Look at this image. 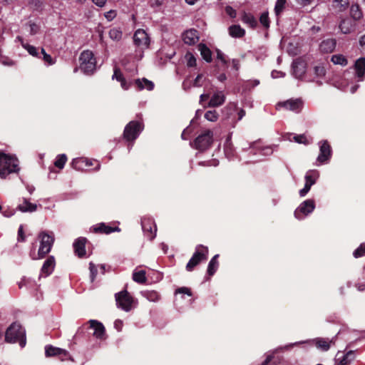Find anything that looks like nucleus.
Instances as JSON below:
<instances>
[{"instance_id": "obj_23", "label": "nucleus", "mask_w": 365, "mask_h": 365, "mask_svg": "<svg viewBox=\"0 0 365 365\" xmlns=\"http://www.w3.org/2000/svg\"><path fill=\"white\" fill-rule=\"evenodd\" d=\"M293 73L296 78H301L305 73V63L297 59L292 63Z\"/></svg>"}, {"instance_id": "obj_5", "label": "nucleus", "mask_w": 365, "mask_h": 365, "mask_svg": "<svg viewBox=\"0 0 365 365\" xmlns=\"http://www.w3.org/2000/svg\"><path fill=\"white\" fill-rule=\"evenodd\" d=\"M212 141V131L210 130H206L202 134L199 135L192 143H190V145L195 149L203 151L210 147Z\"/></svg>"}, {"instance_id": "obj_18", "label": "nucleus", "mask_w": 365, "mask_h": 365, "mask_svg": "<svg viewBox=\"0 0 365 365\" xmlns=\"http://www.w3.org/2000/svg\"><path fill=\"white\" fill-rule=\"evenodd\" d=\"M336 45V42L334 38H327L322 41L319 45V50L325 53H331L334 50Z\"/></svg>"}, {"instance_id": "obj_13", "label": "nucleus", "mask_w": 365, "mask_h": 365, "mask_svg": "<svg viewBox=\"0 0 365 365\" xmlns=\"http://www.w3.org/2000/svg\"><path fill=\"white\" fill-rule=\"evenodd\" d=\"M331 156V147L327 141H324L320 145V153L317 158V160L323 163L329 160Z\"/></svg>"}, {"instance_id": "obj_55", "label": "nucleus", "mask_w": 365, "mask_h": 365, "mask_svg": "<svg viewBox=\"0 0 365 365\" xmlns=\"http://www.w3.org/2000/svg\"><path fill=\"white\" fill-rule=\"evenodd\" d=\"M104 16L108 21H112L116 16V11L115 10H110L105 13Z\"/></svg>"}, {"instance_id": "obj_58", "label": "nucleus", "mask_w": 365, "mask_h": 365, "mask_svg": "<svg viewBox=\"0 0 365 365\" xmlns=\"http://www.w3.org/2000/svg\"><path fill=\"white\" fill-rule=\"evenodd\" d=\"M89 269H90L91 274V279H92V281H93L95 277H96V272H97L95 264L93 263H92V262H90V264H89Z\"/></svg>"}, {"instance_id": "obj_46", "label": "nucleus", "mask_w": 365, "mask_h": 365, "mask_svg": "<svg viewBox=\"0 0 365 365\" xmlns=\"http://www.w3.org/2000/svg\"><path fill=\"white\" fill-rule=\"evenodd\" d=\"M286 4V0H277L274 12L277 16H279L284 10Z\"/></svg>"}, {"instance_id": "obj_45", "label": "nucleus", "mask_w": 365, "mask_h": 365, "mask_svg": "<svg viewBox=\"0 0 365 365\" xmlns=\"http://www.w3.org/2000/svg\"><path fill=\"white\" fill-rule=\"evenodd\" d=\"M185 58L186 60V63L188 67H193L196 66V58L192 53H186Z\"/></svg>"}, {"instance_id": "obj_42", "label": "nucleus", "mask_w": 365, "mask_h": 365, "mask_svg": "<svg viewBox=\"0 0 365 365\" xmlns=\"http://www.w3.org/2000/svg\"><path fill=\"white\" fill-rule=\"evenodd\" d=\"M313 71L317 78H322L324 76L326 73V70L324 66L321 63L314 66L313 68Z\"/></svg>"}, {"instance_id": "obj_24", "label": "nucleus", "mask_w": 365, "mask_h": 365, "mask_svg": "<svg viewBox=\"0 0 365 365\" xmlns=\"http://www.w3.org/2000/svg\"><path fill=\"white\" fill-rule=\"evenodd\" d=\"M17 209L22 212H33L37 210V205L30 202L26 198H23L22 203L17 206Z\"/></svg>"}, {"instance_id": "obj_39", "label": "nucleus", "mask_w": 365, "mask_h": 365, "mask_svg": "<svg viewBox=\"0 0 365 365\" xmlns=\"http://www.w3.org/2000/svg\"><path fill=\"white\" fill-rule=\"evenodd\" d=\"M85 162H87L86 158H76L73 160L71 165L74 169L77 170H83L85 169Z\"/></svg>"}, {"instance_id": "obj_27", "label": "nucleus", "mask_w": 365, "mask_h": 365, "mask_svg": "<svg viewBox=\"0 0 365 365\" xmlns=\"http://www.w3.org/2000/svg\"><path fill=\"white\" fill-rule=\"evenodd\" d=\"M339 29L343 34H350L354 28L352 21L349 19H343L339 23Z\"/></svg>"}, {"instance_id": "obj_29", "label": "nucleus", "mask_w": 365, "mask_h": 365, "mask_svg": "<svg viewBox=\"0 0 365 365\" xmlns=\"http://www.w3.org/2000/svg\"><path fill=\"white\" fill-rule=\"evenodd\" d=\"M229 34L233 38H241L245 36V31L240 25H232L228 29Z\"/></svg>"}, {"instance_id": "obj_36", "label": "nucleus", "mask_w": 365, "mask_h": 365, "mask_svg": "<svg viewBox=\"0 0 365 365\" xmlns=\"http://www.w3.org/2000/svg\"><path fill=\"white\" fill-rule=\"evenodd\" d=\"M218 255H215L210 261L207 267V273L209 275H213L218 267L217 257Z\"/></svg>"}, {"instance_id": "obj_34", "label": "nucleus", "mask_w": 365, "mask_h": 365, "mask_svg": "<svg viewBox=\"0 0 365 365\" xmlns=\"http://www.w3.org/2000/svg\"><path fill=\"white\" fill-rule=\"evenodd\" d=\"M350 15L354 21H359L363 17V12L359 4H352L350 8Z\"/></svg>"}, {"instance_id": "obj_6", "label": "nucleus", "mask_w": 365, "mask_h": 365, "mask_svg": "<svg viewBox=\"0 0 365 365\" xmlns=\"http://www.w3.org/2000/svg\"><path fill=\"white\" fill-rule=\"evenodd\" d=\"M207 255V247L202 245H197L195 252L186 265V269L188 272L192 271L200 262L206 260Z\"/></svg>"}, {"instance_id": "obj_59", "label": "nucleus", "mask_w": 365, "mask_h": 365, "mask_svg": "<svg viewBox=\"0 0 365 365\" xmlns=\"http://www.w3.org/2000/svg\"><path fill=\"white\" fill-rule=\"evenodd\" d=\"M202 78V74H198L193 81V86H195V87L202 86V83H200Z\"/></svg>"}, {"instance_id": "obj_50", "label": "nucleus", "mask_w": 365, "mask_h": 365, "mask_svg": "<svg viewBox=\"0 0 365 365\" xmlns=\"http://www.w3.org/2000/svg\"><path fill=\"white\" fill-rule=\"evenodd\" d=\"M294 139L295 142H297L298 143H304V144L308 143L307 139L304 135H295L294 137Z\"/></svg>"}, {"instance_id": "obj_26", "label": "nucleus", "mask_w": 365, "mask_h": 365, "mask_svg": "<svg viewBox=\"0 0 365 365\" xmlns=\"http://www.w3.org/2000/svg\"><path fill=\"white\" fill-rule=\"evenodd\" d=\"M356 74L360 81H362L365 74V58H359L357 59L354 64Z\"/></svg>"}, {"instance_id": "obj_4", "label": "nucleus", "mask_w": 365, "mask_h": 365, "mask_svg": "<svg viewBox=\"0 0 365 365\" xmlns=\"http://www.w3.org/2000/svg\"><path fill=\"white\" fill-rule=\"evenodd\" d=\"M117 307L125 312H130L135 307V300L127 290L115 294Z\"/></svg>"}, {"instance_id": "obj_47", "label": "nucleus", "mask_w": 365, "mask_h": 365, "mask_svg": "<svg viewBox=\"0 0 365 365\" xmlns=\"http://www.w3.org/2000/svg\"><path fill=\"white\" fill-rule=\"evenodd\" d=\"M260 23L265 27H269V16L268 13L264 12L262 13L259 18Z\"/></svg>"}, {"instance_id": "obj_10", "label": "nucleus", "mask_w": 365, "mask_h": 365, "mask_svg": "<svg viewBox=\"0 0 365 365\" xmlns=\"http://www.w3.org/2000/svg\"><path fill=\"white\" fill-rule=\"evenodd\" d=\"M133 41L135 45L141 50L148 48L150 45V37L143 29H138L133 36Z\"/></svg>"}, {"instance_id": "obj_35", "label": "nucleus", "mask_w": 365, "mask_h": 365, "mask_svg": "<svg viewBox=\"0 0 365 365\" xmlns=\"http://www.w3.org/2000/svg\"><path fill=\"white\" fill-rule=\"evenodd\" d=\"M242 21L243 23L249 25L252 28L257 26V21L253 15L247 13H244L242 16Z\"/></svg>"}, {"instance_id": "obj_28", "label": "nucleus", "mask_w": 365, "mask_h": 365, "mask_svg": "<svg viewBox=\"0 0 365 365\" xmlns=\"http://www.w3.org/2000/svg\"><path fill=\"white\" fill-rule=\"evenodd\" d=\"M202 58L210 63L212 61V52L210 49L204 43H200L197 46Z\"/></svg>"}, {"instance_id": "obj_44", "label": "nucleus", "mask_w": 365, "mask_h": 365, "mask_svg": "<svg viewBox=\"0 0 365 365\" xmlns=\"http://www.w3.org/2000/svg\"><path fill=\"white\" fill-rule=\"evenodd\" d=\"M218 118H219V115H218L217 112L215 110H207L205 113V118L211 122L217 121Z\"/></svg>"}, {"instance_id": "obj_38", "label": "nucleus", "mask_w": 365, "mask_h": 365, "mask_svg": "<svg viewBox=\"0 0 365 365\" xmlns=\"http://www.w3.org/2000/svg\"><path fill=\"white\" fill-rule=\"evenodd\" d=\"M142 294L144 297H145L150 302H155L160 299L159 294L156 291H154V290L144 291L142 292Z\"/></svg>"}, {"instance_id": "obj_21", "label": "nucleus", "mask_w": 365, "mask_h": 365, "mask_svg": "<svg viewBox=\"0 0 365 365\" xmlns=\"http://www.w3.org/2000/svg\"><path fill=\"white\" fill-rule=\"evenodd\" d=\"M56 264L55 258L53 256H50L43 263L41 268V274H44L45 277L51 274L54 269Z\"/></svg>"}, {"instance_id": "obj_37", "label": "nucleus", "mask_w": 365, "mask_h": 365, "mask_svg": "<svg viewBox=\"0 0 365 365\" xmlns=\"http://www.w3.org/2000/svg\"><path fill=\"white\" fill-rule=\"evenodd\" d=\"M17 39L21 42L23 48H24L30 55L33 56H38V53L37 51V48L35 46L29 45L27 43H24L22 38L20 36H18Z\"/></svg>"}, {"instance_id": "obj_22", "label": "nucleus", "mask_w": 365, "mask_h": 365, "mask_svg": "<svg viewBox=\"0 0 365 365\" xmlns=\"http://www.w3.org/2000/svg\"><path fill=\"white\" fill-rule=\"evenodd\" d=\"M332 343H334L332 339L325 338H316L313 340V344L322 351H328Z\"/></svg>"}, {"instance_id": "obj_64", "label": "nucleus", "mask_w": 365, "mask_h": 365, "mask_svg": "<svg viewBox=\"0 0 365 365\" xmlns=\"http://www.w3.org/2000/svg\"><path fill=\"white\" fill-rule=\"evenodd\" d=\"M359 45L363 50H365V34L361 36L359 39Z\"/></svg>"}, {"instance_id": "obj_57", "label": "nucleus", "mask_w": 365, "mask_h": 365, "mask_svg": "<svg viewBox=\"0 0 365 365\" xmlns=\"http://www.w3.org/2000/svg\"><path fill=\"white\" fill-rule=\"evenodd\" d=\"M310 188H311V187L309 186V185L305 184L304 187L299 190V195L301 197H304L308 193Z\"/></svg>"}, {"instance_id": "obj_12", "label": "nucleus", "mask_w": 365, "mask_h": 365, "mask_svg": "<svg viewBox=\"0 0 365 365\" xmlns=\"http://www.w3.org/2000/svg\"><path fill=\"white\" fill-rule=\"evenodd\" d=\"M182 40L187 45H194L199 41L198 31L194 29L185 31L182 34Z\"/></svg>"}, {"instance_id": "obj_7", "label": "nucleus", "mask_w": 365, "mask_h": 365, "mask_svg": "<svg viewBox=\"0 0 365 365\" xmlns=\"http://www.w3.org/2000/svg\"><path fill=\"white\" fill-rule=\"evenodd\" d=\"M38 238L40 239V246L38 251V258L41 259L51 251L54 242V237L53 235H49L43 231L39 233Z\"/></svg>"}, {"instance_id": "obj_54", "label": "nucleus", "mask_w": 365, "mask_h": 365, "mask_svg": "<svg viewBox=\"0 0 365 365\" xmlns=\"http://www.w3.org/2000/svg\"><path fill=\"white\" fill-rule=\"evenodd\" d=\"M113 78H115L119 82L124 78L122 73L118 68H115Z\"/></svg>"}, {"instance_id": "obj_32", "label": "nucleus", "mask_w": 365, "mask_h": 365, "mask_svg": "<svg viewBox=\"0 0 365 365\" xmlns=\"http://www.w3.org/2000/svg\"><path fill=\"white\" fill-rule=\"evenodd\" d=\"M133 279L137 283L142 284L146 282L145 271L136 268L133 273Z\"/></svg>"}, {"instance_id": "obj_51", "label": "nucleus", "mask_w": 365, "mask_h": 365, "mask_svg": "<svg viewBox=\"0 0 365 365\" xmlns=\"http://www.w3.org/2000/svg\"><path fill=\"white\" fill-rule=\"evenodd\" d=\"M217 58L219 59L223 64L227 65V61L225 58V54L219 49L216 50Z\"/></svg>"}, {"instance_id": "obj_1", "label": "nucleus", "mask_w": 365, "mask_h": 365, "mask_svg": "<svg viewBox=\"0 0 365 365\" xmlns=\"http://www.w3.org/2000/svg\"><path fill=\"white\" fill-rule=\"evenodd\" d=\"M19 170L16 158L0 152V177L5 178L8 175Z\"/></svg>"}, {"instance_id": "obj_63", "label": "nucleus", "mask_w": 365, "mask_h": 365, "mask_svg": "<svg viewBox=\"0 0 365 365\" xmlns=\"http://www.w3.org/2000/svg\"><path fill=\"white\" fill-rule=\"evenodd\" d=\"M232 66L236 70L238 71L240 68V61L238 59H232Z\"/></svg>"}, {"instance_id": "obj_60", "label": "nucleus", "mask_w": 365, "mask_h": 365, "mask_svg": "<svg viewBox=\"0 0 365 365\" xmlns=\"http://www.w3.org/2000/svg\"><path fill=\"white\" fill-rule=\"evenodd\" d=\"M123 326V321L120 319H116L114 322V327L118 331H121Z\"/></svg>"}, {"instance_id": "obj_17", "label": "nucleus", "mask_w": 365, "mask_h": 365, "mask_svg": "<svg viewBox=\"0 0 365 365\" xmlns=\"http://www.w3.org/2000/svg\"><path fill=\"white\" fill-rule=\"evenodd\" d=\"M225 101V96L222 91H217L214 93L209 103V107H218L222 106Z\"/></svg>"}, {"instance_id": "obj_40", "label": "nucleus", "mask_w": 365, "mask_h": 365, "mask_svg": "<svg viewBox=\"0 0 365 365\" xmlns=\"http://www.w3.org/2000/svg\"><path fill=\"white\" fill-rule=\"evenodd\" d=\"M331 61L334 64L341 65V66H346L348 63V61L346 57L341 54H336L332 56Z\"/></svg>"}, {"instance_id": "obj_62", "label": "nucleus", "mask_w": 365, "mask_h": 365, "mask_svg": "<svg viewBox=\"0 0 365 365\" xmlns=\"http://www.w3.org/2000/svg\"><path fill=\"white\" fill-rule=\"evenodd\" d=\"M93 3L99 7L105 6L107 0H92Z\"/></svg>"}, {"instance_id": "obj_9", "label": "nucleus", "mask_w": 365, "mask_h": 365, "mask_svg": "<svg viewBox=\"0 0 365 365\" xmlns=\"http://www.w3.org/2000/svg\"><path fill=\"white\" fill-rule=\"evenodd\" d=\"M315 208V202L313 200L309 199L302 202L294 212L296 218L301 220L304 217L312 213Z\"/></svg>"}, {"instance_id": "obj_25", "label": "nucleus", "mask_w": 365, "mask_h": 365, "mask_svg": "<svg viewBox=\"0 0 365 365\" xmlns=\"http://www.w3.org/2000/svg\"><path fill=\"white\" fill-rule=\"evenodd\" d=\"M349 4V0H333L331 8L336 13H342L348 9Z\"/></svg>"}, {"instance_id": "obj_31", "label": "nucleus", "mask_w": 365, "mask_h": 365, "mask_svg": "<svg viewBox=\"0 0 365 365\" xmlns=\"http://www.w3.org/2000/svg\"><path fill=\"white\" fill-rule=\"evenodd\" d=\"M96 232H99L105 234H110L113 232H119L120 230L118 227H112L104 223L99 224L94 228Z\"/></svg>"}, {"instance_id": "obj_3", "label": "nucleus", "mask_w": 365, "mask_h": 365, "mask_svg": "<svg viewBox=\"0 0 365 365\" xmlns=\"http://www.w3.org/2000/svg\"><path fill=\"white\" fill-rule=\"evenodd\" d=\"M80 68L86 74H91L96 68V61L93 53L90 50L83 51L79 57Z\"/></svg>"}, {"instance_id": "obj_43", "label": "nucleus", "mask_w": 365, "mask_h": 365, "mask_svg": "<svg viewBox=\"0 0 365 365\" xmlns=\"http://www.w3.org/2000/svg\"><path fill=\"white\" fill-rule=\"evenodd\" d=\"M67 161V157L65 154H61L57 156L54 165L56 167L62 169Z\"/></svg>"}, {"instance_id": "obj_2", "label": "nucleus", "mask_w": 365, "mask_h": 365, "mask_svg": "<svg viewBox=\"0 0 365 365\" xmlns=\"http://www.w3.org/2000/svg\"><path fill=\"white\" fill-rule=\"evenodd\" d=\"M5 341L8 343L19 342L24 347L26 345L25 330L17 323L11 324L6 329Z\"/></svg>"}, {"instance_id": "obj_61", "label": "nucleus", "mask_w": 365, "mask_h": 365, "mask_svg": "<svg viewBox=\"0 0 365 365\" xmlns=\"http://www.w3.org/2000/svg\"><path fill=\"white\" fill-rule=\"evenodd\" d=\"M271 75L273 78H277L283 77L284 76V73L282 71H273L272 72Z\"/></svg>"}, {"instance_id": "obj_33", "label": "nucleus", "mask_w": 365, "mask_h": 365, "mask_svg": "<svg viewBox=\"0 0 365 365\" xmlns=\"http://www.w3.org/2000/svg\"><path fill=\"white\" fill-rule=\"evenodd\" d=\"M319 174L317 170H309L305 175V184L312 187L319 178Z\"/></svg>"}, {"instance_id": "obj_53", "label": "nucleus", "mask_w": 365, "mask_h": 365, "mask_svg": "<svg viewBox=\"0 0 365 365\" xmlns=\"http://www.w3.org/2000/svg\"><path fill=\"white\" fill-rule=\"evenodd\" d=\"M225 11H226V14L230 16L231 18H235L236 17V11L230 6H227L225 7Z\"/></svg>"}, {"instance_id": "obj_52", "label": "nucleus", "mask_w": 365, "mask_h": 365, "mask_svg": "<svg viewBox=\"0 0 365 365\" xmlns=\"http://www.w3.org/2000/svg\"><path fill=\"white\" fill-rule=\"evenodd\" d=\"M26 239V236L24 235L23 225H20L18 230V241L19 242H24Z\"/></svg>"}, {"instance_id": "obj_48", "label": "nucleus", "mask_w": 365, "mask_h": 365, "mask_svg": "<svg viewBox=\"0 0 365 365\" xmlns=\"http://www.w3.org/2000/svg\"><path fill=\"white\" fill-rule=\"evenodd\" d=\"M363 255H365V245L362 244L354 252V256L357 258L359 257H361Z\"/></svg>"}, {"instance_id": "obj_11", "label": "nucleus", "mask_w": 365, "mask_h": 365, "mask_svg": "<svg viewBox=\"0 0 365 365\" xmlns=\"http://www.w3.org/2000/svg\"><path fill=\"white\" fill-rule=\"evenodd\" d=\"M142 229L145 235L150 240L156 236L157 227L154 221L149 217H144L141 221Z\"/></svg>"}, {"instance_id": "obj_30", "label": "nucleus", "mask_w": 365, "mask_h": 365, "mask_svg": "<svg viewBox=\"0 0 365 365\" xmlns=\"http://www.w3.org/2000/svg\"><path fill=\"white\" fill-rule=\"evenodd\" d=\"M135 84L140 90L147 89L148 91H152L154 88V83L146 78L135 80Z\"/></svg>"}, {"instance_id": "obj_20", "label": "nucleus", "mask_w": 365, "mask_h": 365, "mask_svg": "<svg viewBox=\"0 0 365 365\" xmlns=\"http://www.w3.org/2000/svg\"><path fill=\"white\" fill-rule=\"evenodd\" d=\"M86 238L79 237L73 243L74 252L79 257H82L86 255Z\"/></svg>"}, {"instance_id": "obj_16", "label": "nucleus", "mask_w": 365, "mask_h": 365, "mask_svg": "<svg viewBox=\"0 0 365 365\" xmlns=\"http://www.w3.org/2000/svg\"><path fill=\"white\" fill-rule=\"evenodd\" d=\"M278 106H283L287 110H289L297 113L300 111L302 106V103L299 99L289 100L285 102L279 103Z\"/></svg>"}, {"instance_id": "obj_41", "label": "nucleus", "mask_w": 365, "mask_h": 365, "mask_svg": "<svg viewBox=\"0 0 365 365\" xmlns=\"http://www.w3.org/2000/svg\"><path fill=\"white\" fill-rule=\"evenodd\" d=\"M123 33L119 28H113L109 31V36L112 40L120 41L122 38Z\"/></svg>"}, {"instance_id": "obj_49", "label": "nucleus", "mask_w": 365, "mask_h": 365, "mask_svg": "<svg viewBox=\"0 0 365 365\" xmlns=\"http://www.w3.org/2000/svg\"><path fill=\"white\" fill-rule=\"evenodd\" d=\"M41 53L43 54V59L46 63L49 65H53L54 63V61L53 60L52 57L46 53L44 48H41Z\"/></svg>"}, {"instance_id": "obj_56", "label": "nucleus", "mask_w": 365, "mask_h": 365, "mask_svg": "<svg viewBox=\"0 0 365 365\" xmlns=\"http://www.w3.org/2000/svg\"><path fill=\"white\" fill-rule=\"evenodd\" d=\"M175 292L179 294H187L188 296L192 295L190 289L187 287H180Z\"/></svg>"}, {"instance_id": "obj_15", "label": "nucleus", "mask_w": 365, "mask_h": 365, "mask_svg": "<svg viewBox=\"0 0 365 365\" xmlns=\"http://www.w3.org/2000/svg\"><path fill=\"white\" fill-rule=\"evenodd\" d=\"M90 327L94 330L93 335L98 339H103L105 336V328L103 325L96 321L91 319L89 321Z\"/></svg>"}, {"instance_id": "obj_14", "label": "nucleus", "mask_w": 365, "mask_h": 365, "mask_svg": "<svg viewBox=\"0 0 365 365\" xmlns=\"http://www.w3.org/2000/svg\"><path fill=\"white\" fill-rule=\"evenodd\" d=\"M354 353L352 351H349L345 354L339 351L336 355V365H346L354 359Z\"/></svg>"}, {"instance_id": "obj_19", "label": "nucleus", "mask_w": 365, "mask_h": 365, "mask_svg": "<svg viewBox=\"0 0 365 365\" xmlns=\"http://www.w3.org/2000/svg\"><path fill=\"white\" fill-rule=\"evenodd\" d=\"M45 355L46 357L55 356H67L68 351L65 349L55 347L52 345H47L45 347Z\"/></svg>"}, {"instance_id": "obj_8", "label": "nucleus", "mask_w": 365, "mask_h": 365, "mask_svg": "<svg viewBox=\"0 0 365 365\" xmlns=\"http://www.w3.org/2000/svg\"><path fill=\"white\" fill-rule=\"evenodd\" d=\"M143 129L142 123L139 121H130L125 128L123 135L128 140H134L140 135Z\"/></svg>"}]
</instances>
